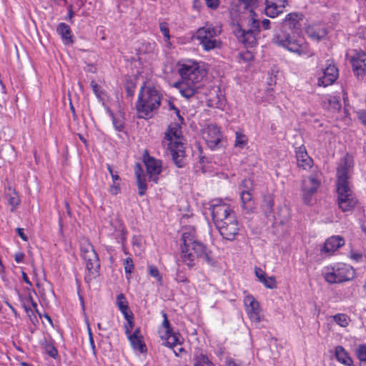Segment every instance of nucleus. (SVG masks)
Returning <instances> with one entry per match:
<instances>
[{"instance_id": "obj_17", "label": "nucleus", "mask_w": 366, "mask_h": 366, "mask_svg": "<svg viewBox=\"0 0 366 366\" xmlns=\"http://www.w3.org/2000/svg\"><path fill=\"white\" fill-rule=\"evenodd\" d=\"M252 182L250 179H244L241 183V200L242 207L246 213L252 212L255 208L254 200L251 192Z\"/></svg>"}, {"instance_id": "obj_61", "label": "nucleus", "mask_w": 366, "mask_h": 366, "mask_svg": "<svg viewBox=\"0 0 366 366\" xmlns=\"http://www.w3.org/2000/svg\"><path fill=\"white\" fill-rule=\"evenodd\" d=\"M193 7L199 9L201 7V2L199 0H193Z\"/></svg>"}, {"instance_id": "obj_48", "label": "nucleus", "mask_w": 366, "mask_h": 366, "mask_svg": "<svg viewBox=\"0 0 366 366\" xmlns=\"http://www.w3.org/2000/svg\"><path fill=\"white\" fill-rule=\"evenodd\" d=\"M112 121H113V125H114V128L116 129V130L122 131L124 127L122 121L121 119H118L115 118L113 114H112Z\"/></svg>"}, {"instance_id": "obj_1", "label": "nucleus", "mask_w": 366, "mask_h": 366, "mask_svg": "<svg viewBox=\"0 0 366 366\" xmlns=\"http://www.w3.org/2000/svg\"><path fill=\"white\" fill-rule=\"evenodd\" d=\"M167 107L170 115H174V123H171L165 132L164 139L167 142L166 154L169 155L174 164L178 168H182L186 165L187 155L186 147L182 132V124L184 118L180 114L179 109L171 100L167 101Z\"/></svg>"}, {"instance_id": "obj_18", "label": "nucleus", "mask_w": 366, "mask_h": 366, "mask_svg": "<svg viewBox=\"0 0 366 366\" xmlns=\"http://www.w3.org/2000/svg\"><path fill=\"white\" fill-rule=\"evenodd\" d=\"M350 63L355 74L363 77L366 74V52L362 50H354Z\"/></svg>"}, {"instance_id": "obj_2", "label": "nucleus", "mask_w": 366, "mask_h": 366, "mask_svg": "<svg viewBox=\"0 0 366 366\" xmlns=\"http://www.w3.org/2000/svg\"><path fill=\"white\" fill-rule=\"evenodd\" d=\"M180 241L179 259L189 269L193 268L199 259H202L210 266L216 264L215 259L212 257V251L197 239L194 227H185Z\"/></svg>"}, {"instance_id": "obj_30", "label": "nucleus", "mask_w": 366, "mask_h": 366, "mask_svg": "<svg viewBox=\"0 0 366 366\" xmlns=\"http://www.w3.org/2000/svg\"><path fill=\"white\" fill-rule=\"evenodd\" d=\"M129 340L130 342V344L132 347V348L134 350L139 351L141 353H144L147 351V347L145 344L143 342L142 337H129Z\"/></svg>"}, {"instance_id": "obj_55", "label": "nucleus", "mask_w": 366, "mask_h": 366, "mask_svg": "<svg viewBox=\"0 0 366 366\" xmlns=\"http://www.w3.org/2000/svg\"><path fill=\"white\" fill-rule=\"evenodd\" d=\"M270 21L267 19H264L262 21V26L263 27V29L264 30H267V29H269L270 28Z\"/></svg>"}, {"instance_id": "obj_59", "label": "nucleus", "mask_w": 366, "mask_h": 366, "mask_svg": "<svg viewBox=\"0 0 366 366\" xmlns=\"http://www.w3.org/2000/svg\"><path fill=\"white\" fill-rule=\"evenodd\" d=\"M22 278H23V280L29 285H31V282L29 281L26 274L25 272H22Z\"/></svg>"}, {"instance_id": "obj_31", "label": "nucleus", "mask_w": 366, "mask_h": 366, "mask_svg": "<svg viewBox=\"0 0 366 366\" xmlns=\"http://www.w3.org/2000/svg\"><path fill=\"white\" fill-rule=\"evenodd\" d=\"M117 305L124 315L125 318H127L129 314V307L127 301L123 294H119L117 297Z\"/></svg>"}, {"instance_id": "obj_9", "label": "nucleus", "mask_w": 366, "mask_h": 366, "mask_svg": "<svg viewBox=\"0 0 366 366\" xmlns=\"http://www.w3.org/2000/svg\"><path fill=\"white\" fill-rule=\"evenodd\" d=\"M163 321L162 326L165 330L164 337L162 336V339L164 340V345L172 349L175 356L182 357L187 354V351L182 347L183 339L180 333L178 331H175L172 327L169 320L167 319V315L162 313Z\"/></svg>"}, {"instance_id": "obj_45", "label": "nucleus", "mask_w": 366, "mask_h": 366, "mask_svg": "<svg viewBox=\"0 0 366 366\" xmlns=\"http://www.w3.org/2000/svg\"><path fill=\"white\" fill-rule=\"evenodd\" d=\"M91 86L92 88L93 92L97 96V97L101 98L102 91L101 89V87L98 85V84L95 81L92 80L91 81Z\"/></svg>"}, {"instance_id": "obj_8", "label": "nucleus", "mask_w": 366, "mask_h": 366, "mask_svg": "<svg viewBox=\"0 0 366 366\" xmlns=\"http://www.w3.org/2000/svg\"><path fill=\"white\" fill-rule=\"evenodd\" d=\"M80 248L81 256L86 262L85 280L86 282H90L99 274V259L93 245L87 239L81 241Z\"/></svg>"}, {"instance_id": "obj_25", "label": "nucleus", "mask_w": 366, "mask_h": 366, "mask_svg": "<svg viewBox=\"0 0 366 366\" xmlns=\"http://www.w3.org/2000/svg\"><path fill=\"white\" fill-rule=\"evenodd\" d=\"M134 170L137 178L138 193L140 196H143L147 189L146 177L144 175V169L141 164L137 163L134 165Z\"/></svg>"}, {"instance_id": "obj_20", "label": "nucleus", "mask_w": 366, "mask_h": 366, "mask_svg": "<svg viewBox=\"0 0 366 366\" xmlns=\"http://www.w3.org/2000/svg\"><path fill=\"white\" fill-rule=\"evenodd\" d=\"M297 166L300 169L309 171L312 168L314 162L307 153L305 145L302 144L295 148Z\"/></svg>"}, {"instance_id": "obj_41", "label": "nucleus", "mask_w": 366, "mask_h": 366, "mask_svg": "<svg viewBox=\"0 0 366 366\" xmlns=\"http://www.w3.org/2000/svg\"><path fill=\"white\" fill-rule=\"evenodd\" d=\"M9 204L12 207L11 210H14L20 203V199L19 197L14 194L13 195H10L8 199Z\"/></svg>"}, {"instance_id": "obj_15", "label": "nucleus", "mask_w": 366, "mask_h": 366, "mask_svg": "<svg viewBox=\"0 0 366 366\" xmlns=\"http://www.w3.org/2000/svg\"><path fill=\"white\" fill-rule=\"evenodd\" d=\"M216 227L221 236L229 241L235 239L239 234V227L236 217H229L227 220L217 223Z\"/></svg>"}, {"instance_id": "obj_6", "label": "nucleus", "mask_w": 366, "mask_h": 366, "mask_svg": "<svg viewBox=\"0 0 366 366\" xmlns=\"http://www.w3.org/2000/svg\"><path fill=\"white\" fill-rule=\"evenodd\" d=\"M160 104V94L152 86H143L138 94L136 109L139 118H151L157 112Z\"/></svg>"}, {"instance_id": "obj_42", "label": "nucleus", "mask_w": 366, "mask_h": 366, "mask_svg": "<svg viewBox=\"0 0 366 366\" xmlns=\"http://www.w3.org/2000/svg\"><path fill=\"white\" fill-rule=\"evenodd\" d=\"M125 319L127 321V324L125 325V333L128 337L134 327V322L132 321V317L130 315H128L127 318Z\"/></svg>"}, {"instance_id": "obj_22", "label": "nucleus", "mask_w": 366, "mask_h": 366, "mask_svg": "<svg viewBox=\"0 0 366 366\" xmlns=\"http://www.w3.org/2000/svg\"><path fill=\"white\" fill-rule=\"evenodd\" d=\"M143 161L149 176V179L157 183L159 180V174H160L159 162L154 157H150L148 153H145L144 154Z\"/></svg>"}, {"instance_id": "obj_47", "label": "nucleus", "mask_w": 366, "mask_h": 366, "mask_svg": "<svg viewBox=\"0 0 366 366\" xmlns=\"http://www.w3.org/2000/svg\"><path fill=\"white\" fill-rule=\"evenodd\" d=\"M107 168L112 177V179L113 180V182H116L119 180H120V177L118 174V172L117 171H114L112 166L110 164L107 165Z\"/></svg>"}, {"instance_id": "obj_19", "label": "nucleus", "mask_w": 366, "mask_h": 366, "mask_svg": "<svg viewBox=\"0 0 366 366\" xmlns=\"http://www.w3.org/2000/svg\"><path fill=\"white\" fill-rule=\"evenodd\" d=\"M212 216L215 225L217 223L227 220L229 217H236L230 206L225 203L213 204L212 206Z\"/></svg>"}, {"instance_id": "obj_34", "label": "nucleus", "mask_w": 366, "mask_h": 366, "mask_svg": "<svg viewBox=\"0 0 366 366\" xmlns=\"http://www.w3.org/2000/svg\"><path fill=\"white\" fill-rule=\"evenodd\" d=\"M328 109L334 112L339 111L341 108L340 97L336 96H330L327 99Z\"/></svg>"}, {"instance_id": "obj_3", "label": "nucleus", "mask_w": 366, "mask_h": 366, "mask_svg": "<svg viewBox=\"0 0 366 366\" xmlns=\"http://www.w3.org/2000/svg\"><path fill=\"white\" fill-rule=\"evenodd\" d=\"M178 72L182 78L179 89L181 94L189 99L197 92L196 86L206 75L200 64L192 59H184L178 62Z\"/></svg>"}, {"instance_id": "obj_37", "label": "nucleus", "mask_w": 366, "mask_h": 366, "mask_svg": "<svg viewBox=\"0 0 366 366\" xmlns=\"http://www.w3.org/2000/svg\"><path fill=\"white\" fill-rule=\"evenodd\" d=\"M124 269L127 275V278L129 279L130 275L134 269V264L131 257H127L124 259Z\"/></svg>"}, {"instance_id": "obj_10", "label": "nucleus", "mask_w": 366, "mask_h": 366, "mask_svg": "<svg viewBox=\"0 0 366 366\" xmlns=\"http://www.w3.org/2000/svg\"><path fill=\"white\" fill-rule=\"evenodd\" d=\"M221 31V27L207 23L197 29L196 38L204 51H210L220 46L221 41L219 36Z\"/></svg>"}, {"instance_id": "obj_21", "label": "nucleus", "mask_w": 366, "mask_h": 366, "mask_svg": "<svg viewBox=\"0 0 366 366\" xmlns=\"http://www.w3.org/2000/svg\"><path fill=\"white\" fill-rule=\"evenodd\" d=\"M287 6L288 0H265L264 13L270 18H275L285 11Z\"/></svg>"}, {"instance_id": "obj_39", "label": "nucleus", "mask_w": 366, "mask_h": 366, "mask_svg": "<svg viewBox=\"0 0 366 366\" xmlns=\"http://www.w3.org/2000/svg\"><path fill=\"white\" fill-rule=\"evenodd\" d=\"M261 282L268 289L277 287V282L274 277H266Z\"/></svg>"}, {"instance_id": "obj_26", "label": "nucleus", "mask_w": 366, "mask_h": 366, "mask_svg": "<svg viewBox=\"0 0 366 366\" xmlns=\"http://www.w3.org/2000/svg\"><path fill=\"white\" fill-rule=\"evenodd\" d=\"M306 33L310 39L320 41L327 36V31L325 26L320 24H313L306 28Z\"/></svg>"}, {"instance_id": "obj_58", "label": "nucleus", "mask_w": 366, "mask_h": 366, "mask_svg": "<svg viewBox=\"0 0 366 366\" xmlns=\"http://www.w3.org/2000/svg\"><path fill=\"white\" fill-rule=\"evenodd\" d=\"M49 355L52 357H55V356L57 355V350L54 347H51L49 351Z\"/></svg>"}, {"instance_id": "obj_60", "label": "nucleus", "mask_w": 366, "mask_h": 366, "mask_svg": "<svg viewBox=\"0 0 366 366\" xmlns=\"http://www.w3.org/2000/svg\"><path fill=\"white\" fill-rule=\"evenodd\" d=\"M74 16V11L72 10V6H69V11H68V18L67 19H69L71 20Z\"/></svg>"}, {"instance_id": "obj_13", "label": "nucleus", "mask_w": 366, "mask_h": 366, "mask_svg": "<svg viewBox=\"0 0 366 366\" xmlns=\"http://www.w3.org/2000/svg\"><path fill=\"white\" fill-rule=\"evenodd\" d=\"M317 85L326 87L333 84L339 76V69L332 59L326 61L325 68L318 69L316 71Z\"/></svg>"}, {"instance_id": "obj_16", "label": "nucleus", "mask_w": 366, "mask_h": 366, "mask_svg": "<svg viewBox=\"0 0 366 366\" xmlns=\"http://www.w3.org/2000/svg\"><path fill=\"white\" fill-rule=\"evenodd\" d=\"M202 138L206 144L212 150L219 148L222 139V134L220 129L216 125H208L202 130Z\"/></svg>"}, {"instance_id": "obj_27", "label": "nucleus", "mask_w": 366, "mask_h": 366, "mask_svg": "<svg viewBox=\"0 0 366 366\" xmlns=\"http://www.w3.org/2000/svg\"><path fill=\"white\" fill-rule=\"evenodd\" d=\"M335 352L336 359L338 362L345 366H354L352 357L342 346H337L335 347Z\"/></svg>"}, {"instance_id": "obj_33", "label": "nucleus", "mask_w": 366, "mask_h": 366, "mask_svg": "<svg viewBox=\"0 0 366 366\" xmlns=\"http://www.w3.org/2000/svg\"><path fill=\"white\" fill-rule=\"evenodd\" d=\"M333 320L340 327H346L349 325L350 317L344 313H338L332 316Z\"/></svg>"}, {"instance_id": "obj_36", "label": "nucleus", "mask_w": 366, "mask_h": 366, "mask_svg": "<svg viewBox=\"0 0 366 366\" xmlns=\"http://www.w3.org/2000/svg\"><path fill=\"white\" fill-rule=\"evenodd\" d=\"M132 246L134 253L137 255L140 254L144 249L142 238L139 236H134L132 238Z\"/></svg>"}, {"instance_id": "obj_50", "label": "nucleus", "mask_w": 366, "mask_h": 366, "mask_svg": "<svg viewBox=\"0 0 366 366\" xmlns=\"http://www.w3.org/2000/svg\"><path fill=\"white\" fill-rule=\"evenodd\" d=\"M109 191L112 194H117L120 192L119 184L114 182V184L110 186Z\"/></svg>"}, {"instance_id": "obj_35", "label": "nucleus", "mask_w": 366, "mask_h": 366, "mask_svg": "<svg viewBox=\"0 0 366 366\" xmlns=\"http://www.w3.org/2000/svg\"><path fill=\"white\" fill-rule=\"evenodd\" d=\"M248 142L247 137L241 132H236L234 147L239 148H244Z\"/></svg>"}, {"instance_id": "obj_11", "label": "nucleus", "mask_w": 366, "mask_h": 366, "mask_svg": "<svg viewBox=\"0 0 366 366\" xmlns=\"http://www.w3.org/2000/svg\"><path fill=\"white\" fill-rule=\"evenodd\" d=\"M250 15L249 28L248 29H244L239 24H237L234 31L238 40L246 47H253L257 44V36L259 33V21L256 19L257 14L251 11Z\"/></svg>"}, {"instance_id": "obj_32", "label": "nucleus", "mask_w": 366, "mask_h": 366, "mask_svg": "<svg viewBox=\"0 0 366 366\" xmlns=\"http://www.w3.org/2000/svg\"><path fill=\"white\" fill-rule=\"evenodd\" d=\"M355 355L360 361V366H366V344H361L355 350Z\"/></svg>"}, {"instance_id": "obj_4", "label": "nucleus", "mask_w": 366, "mask_h": 366, "mask_svg": "<svg viewBox=\"0 0 366 366\" xmlns=\"http://www.w3.org/2000/svg\"><path fill=\"white\" fill-rule=\"evenodd\" d=\"M336 179L339 208L343 212L351 211L356 206L357 199L349 182V168L346 163L337 167Z\"/></svg>"}, {"instance_id": "obj_43", "label": "nucleus", "mask_w": 366, "mask_h": 366, "mask_svg": "<svg viewBox=\"0 0 366 366\" xmlns=\"http://www.w3.org/2000/svg\"><path fill=\"white\" fill-rule=\"evenodd\" d=\"M148 271L150 276L157 278L158 280H160L159 272L157 267L149 264L148 265Z\"/></svg>"}, {"instance_id": "obj_12", "label": "nucleus", "mask_w": 366, "mask_h": 366, "mask_svg": "<svg viewBox=\"0 0 366 366\" xmlns=\"http://www.w3.org/2000/svg\"><path fill=\"white\" fill-rule=\"evenodd\" d=\"M322 172L317 169L305 177L301 182V193L302 201L305 204L310 205L312 202L313 197L317 193L322 184Z\"/></svg>"}, {"instance_id": "obj_24", "label": "nucleus", "mask_w": 366, "mask_h": 366, "mask_svg": "<svg viewBox=\"0 0 366 366\" xmlns=\"http://www.w3.org/2000/svg\"><path fill=\"white\" fill-rule=\"evenodd\" d=\"M304 15L301 13L291 12L286 15L284 19V24L289 29L297 32L301 30V21L303 20Z\"/></svg>"}, {"instance_id": "obj_51", "label": "nucleus", "mask_w": 366, "mask_h": 366, "mask_svg": "<svg viewBox=\"0 0 366 366\" xmlns=\"http://www.w3.org/2000/svg\"><path fill=\"white\" fill-rule=\"evenodd\" d=\"M362 257V254L358 252H352L350 254V258L352 259L355 260L356 262L360 261Z\"/></svg>"}, {"instance_id": "obj_54", "label": "nucleus", "mask_w": 366, "mask_h": 366, "mask_svg": "<svg viewBox=\"0 0 366 366\" xmlns=\"http://www.w3.org/2000/svg\"><path fill=\"white\" fill-rule=\"evenodd\" d=\"M16 232L18 235L24 240L27 241V237L24 233V229L22 228H16Z\"/></svg>"}, {"instance_id": "obj_38", "label": "nucleus", "mask_w": 366, "mask_h": 366, "mask_svg": "<svg viewBox=\"0 0 366 366\" xmlns=\"http://www.w3.org/2000/svg\"><path fill=\"white\" fill-rule=\"evenodd\" d=\"M273 206L274 202L272 199L270 197H265L263 202V204L262 205L264 212L265 213H270L272 211Z\"/></svg>"}, {"instance_id": "obj_23", "label": "nucleus", "mask_w": 366, "mask_h": 366, "mask_svg": "<svg viewBox=\"0 0 366 366\" xmlns=\"http://www.w3.org/2000/svg\"><path fill=\"white\" fill-rule=\"evenodd\" d=\"M345 244V239L340 236H332L326 239L322 247L321 254L327 256H331L339 248Z\"/></svg>"}, {"instance_id": "obj_62", "label": "nucleus", "mask_w": 366, "mask_h": 366, "mask_svg": "<svg viewBox=\"0 0 366 366\" xmlns=\"http://www.w3.org/2000/svg\"><path fill=\"white\" fill-rule=\"evenodd\" d=\"M87 331H88L89 337H93L91 327L89 324L87 325Z\"/></svg>"}, {"instance_id": "obj_28", "label": "nucleus", "mask_w": 366, "mask_h": 366, "mask_svg": "<svg viewBox=\"0 0 366 366\" xmlns=\"http://www.w3.org/2000/svg\"><path fill=\"white\" fill-rule=\"evenodd\" d=\"M57 33L61 36L64 44H71L72 35L71 30L69 25L65 23H60L56 29Z\"/></svg>"}, {"instance_id": "obj_64", "label": "nucleus", "mask_w": 366, "mask_h": 366, "mask_svg": "<svg viewBox=\"0 0 366 366\" xmlns=\"http://www.w3.org/2000/svg\"><path fill=\"white\" fill-rule=\"evenodd\" d=\"M189 217H190V216H189L187 214L183 215L182 219H181V222H184V219H189Z\"/></svg>"}, {"instance_id": "obj_63", "label": "nucleus", "mask_w": 366, "mask_h": 366, "mask_svg": "<svg viewBox=\"0 0 366 366\" xmlns=\"http://www.w3.org/2000/svg\"><path fill=\"white\" fill-rule=\"evenodd\" d=\"M361 229L362 230V232L366 234V224H362L361 225Z\"/></svg>"}, {"instance_id": "obj_46", "label": "nucleus", "mask_w": 366, "mask_h": 366, "mask_svg": "<svg viewBox=\"0 0 366 366\" xmlns=\"http://www.w3.org/2000/svg\"><path fill=\"white\" fill-rule=\"evenodd\" d=\"M207 6L212 10H216L220 4L219 0H204Z\"/></svg>"}, {"instance_id": "obj_5", "label": "nucleus", "mask_w": 366, "mask_h": 366, "mask_svg": "<svg viewBox=\"0 0 366 366\" xmlns=\"http://www.w3.org/2000/svg\"><path fill=\"white\" fill-rule=\"evenodd\" d=\"M273 42L278 46L300 56L311 57L315 55L310 44L297 32L292 31L290 34L282 31L274 35Z\"/></svg>"}, {"instance_id": "obj_53", "label": "nucleus", "mask_w": 366, "mask_h": 366, "mask_svg": "<svg viewBox=\"0 0 366 366\" xmlns=\"http://www.w3.org/2000/svg\"><path fill=\"white\" fill-rule=\"evenodd\" d=\"M24 254L22 252H17L14 255V259L17 263H20L23 261Z\"/></svg>"}, {"instance_id": "obj_14", "label": "nucleus", "mask_w": 366, "mask_h": 366, "mask_svg": "<svg viewBox=\"0 0 366 366\" xmlns=\"http://www.w3.org/2000/svg\"><path fill=\"white\" fill-rule=\"evenodd\" d=\"M243 302L246 313L251 322L255 324L260 323L264 318V315L259 302L255 300L253 295H247L244 297Z\"/></svg>"}, {"instance_id": "obj_56", "label": "nucleus", "mask_w": 366, "mask_h": 366, "mask_svg": "<svg viewBox=\"0 0 366 366\" xmlns=\"http://www.w3.org/2000/svg\"><path fill=\"white\" fill-rule=\"evenodd\" d=\"M89 344H90V346L92 347V352L94 355H96V347H95V344H94V338L93 337H89Z\"/></svg>"}, {"instance_id": "obj_49", "label": "nucleus", "mask_w": 366, "mask_h": 366, "mask_svg": "<svg viewBox=\"0 0 366 366\" xmlns=\"http://www.w3.org/2000/svg\"><path fill=\"white\" fill-rule=\"evenodd\" d=\"M255 275L261 282L266 277V272L259 267L255 268Z\"/></svg>"}, {"instance_id": "obj_7", "label": "nucleus", "mask_w": 366, "mask_h": 366, "mask_svg": "<svg viewBox=\"0 0 366 366\" xmlns=\"http://www.w3.org/2000/svg\"><path fill=\"white\" fill-rule=\"evenodd\" d=\"M322 276L330 285L342 284L353 280L356 277V270L348 264L335 262L325 267Z\"/></svg>"}, {"instance_id": "obj_52", "label": "nucleus", "mask_w": 366, "mask_h": 366, "mask_svg": "<svg viewBox=\"0 0 366 366\" xmlns=\"http://www.w3.org/2000/svg\"><path fill=\"white\" fill-rule=\"evenodd\" d=\"M358 118L361 121V122L366 127V111L359 112Z\"/></svg>"}, {"instance_id": "obj_29", "label": "nucleus", "mask_w": 366, "mask_h": 366, "mask_svg": "<svg viewBox=\"0 0 366 366\" xmlns=\"http://www.w3.org/2000/svg\"><path fill=\"white\" fill-rule=\"evenodd\" d=\"M215 366L208 356L202 352H195L194 355V366Z\"/></svg>"}, {"instance_id": "obj_44", "label": "nucleus", "mask_w": 366, "mask_h": 366, "mask_svg": "<svg viewBox=\"0 0 366 366\" xmlns=\"http://www.w3.org/2000/svg\"><path fill=\"white\" fill-rule=\"evenodd\" d=\"M136 85L132 81H127L125 85L127 96L132 97L134 94Z\"/></svg>"}, {"instance_id": "obj_40", "label": "nucleus", "mask_w": 366, "mask_h": 366, "mask_svg": "<svg viewBox=\"0 0 366 366\" xmlns=\"http://www.w3.org/2000/svg\"><path fill=\"white\" fill-rule=\"evenodd\" d=\"M162 34L164 36L166 47L171 49L172 43L170 41L169 30L166 26H162Z\"/></svg>"}, {"instance_id": "obj_57", "label": "nucleus", "mask_w": 366, "mask_h": 366, "mask_svg": "<svg viewBox=\"0 0 366 366\" xmlns=\"http://www.w3.org/2000/svg\"><path fill=\"white\" fill-rule=\"evenodd\" d=\"M134 336H135L136 337H142V335H141V334H140V330H139V328H137V329H135V330L134 331V332H133L132 334L131 333V334L128 336V337H134Z\"/></svg>"}]
</instances>
